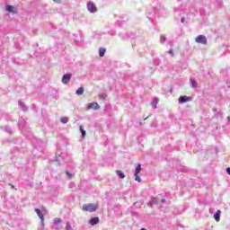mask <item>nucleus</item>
I'll return each instance as SVG.
<instances>
[{
    "mask_svg": "<svg viewBox=\"0 0 230 230\" xmlns=\"http://www.w3.org/2000/svg\"><path fill=\"white\" fill-rule=\"evenodd\" d=\"M4 12L5 13H8V15H17V13H19V7L6 4L4 5Z\"/></svg>",
    "mask_w": 230,
    "mask_h": 230,
    "instance_id": "obj_1",
    "label": "nucleus"
},
{
    "mask_svg": "<svg viewBox=\"0 0 230 230\" xmlns=\"http://www.w3.org/2000/svg\"><path fill=\"white\" fill-rule=\"evenodd\" d=\"M82 208L84 209V211L85 212H90L93 213L94 211L97 210L98 206L95 204H84Z\"/></svg>",
    "mask_w": 230,
    "mask_h": 230,
    "instance_id": "obj_2",
    "label": "nucleus"
},
{
    "mask_svg": "<svg viewBox=\"0 0 230 230\" xmlns=\"http://www.w3.org/2000/svg\"><path fill=\"white\" fill-rule=\"evenodd\" d=\"M101 106L98 102H90L86 104L85 111H100Z\"/></svg>",
    "mask_w": 230,
    "mask_h": 230,
    "instance_id": "obj_3",
    "label": "nucleus"
},
{
    "mask_svg": "<svg viewBox=\"0 0 230 230\" xmlns=\"http://www.w3.org/2000/svg\"><path fill=\"white\" fill-rule=\"evenodd\" d=\"M195 42H197V44H202L203 46H206L208 45V38H206L204 35H199L196 37Z\"/></svg>",
    "mask_w": 230,
    "mask_h": 230,
    "instance_id": "obj_4",
    "label": "nucleus"
},
{
    "mask_svg": "<svg viewBox=\"0 0 230 230\" xmlns=\"http://www.w3.org/2000/svg\"><path fill=\"white\" fill-rule=\"evenodd\" d=\"M193 100V97H190L187 95H181L178 99V103L182 104V103H188L189 102H191Z\"/></svg>",
    "mask_w": 230,
    "mask_h": 230,
    "instance_id": "obj_5",
    "label": "nucleus"
},
{
    "mask_svg": "<svg viewBox=\"0 0 230 230\" xmlns=\"http://www.w3.org/2000/svg\"><path fill=\"white\" fill-rule=\"evenodd\" d=\"M87 10L90 12V13H96L98 12V7H96L94 3L89 2L87 4Z\"/></svg>",
    "mask_w": 230,
    "mask_h": 230,
    "instance_id": "obj_6",
    "label": "nucleus"
},
{
    "mask_svg": "<svg viewBox=\"0 0 230 230\" xmlns=\"http://www.w3.org/2000/svg\"><path fill=\"white\" fill-rule=\"evenodd\" d=\"M71 76H73L71 74H65L61 79L62 84H69V82H71Z\"/></svg>",
    "mask_w": 230,
    "mask_h": 230,
    "instance_id": "obj_7",
    "label": "nucleus"
},
{
    "mask_svg": "<svg viewBox=\"0 0 230 230\" xmlns=\"http://www.w3.org/2000/svg\"><path fill=\"white\" fill-rule=\"evenodd\" d=\"M190 87L192 89H197V87H199V84L197 83V81L193 77L190 78Z\"/></svg>",
    "mask_w": 230,
    "mask_h": 230,
    "instance_id": "obj_8",
    "label": "nucleus"
},
{
    "mask_svg": "<svg viewBox=\"0 0 230 230\" xmlns=\"http://www.w3.org/2000/svg\"><path fill=\"white\" fill-rule=\"evenodd\" d=\"M100 223V218L98 217H93L90 221L91 226H96L97 224Z\"/></svg>",
    "mask_w": 230,
    "mask_h": 230,
    "instance_id": "obj_9",
    "label": "nucleus"
},
{
    "mask_svg": "<svg viewBox=\"0 0 230 230\" xmlns=\"http://www.w3.org/2000/svg\"><path fill=\"white\" fill-rule=\"evenodd\" d=\"M157 103H159V98L155 97L151 102L153 109H157Z\"/></svg>",
    "mask_w": 230,
    "mask_h": 230,
    "instance_id": "obj_10",
    "label": "nucleus"
},
{
    "mask_svg": "<svg viewBox=\"0 0 230 230\" xmlns=\"http://www.w3.org/2000/svg\"><path fill=\"white\" fill-rule=\"evenodd\" d=\"M34 211H36V214L40 218L41 222H44V216H43V214H41L40 209L36 208V209H34Z\"/></svg>",
    "mask_w": 230,
    "mask_h": 230,
    "instance_id": "obj_11",
    "label": "nucleus"
},
{
    "mask_svg": "<svg viewBox=\"0 0 230 230\" xmlns=\"http://www.w3.org/2000/svg\"><path fill=\"white\" fill-rule=\"evenodd\" d=\"M220 215H221V211L220 210H217L216 212V214H214V219L217 221V222H220Z\"/></svg>",
    "mask_w": 230,
    "mask_h": 230,
    "instance_id": "obj_12",
    "label": "nucleus"
},
{
    "mask_svg": "<svg viewBox=\"0 0 230 230\" xmlns=\"http://www.w3.org/2000/svg\"><path fill=\"white\" fill-rule=\"evenodd\" d=\"M106 52H107V49H105V48H100L99 49V56L100 57H105Z\"/></svg>",
    "mask_w": 230,
    "mask_h": 230,
    "instance_id": "obj_13",
    "label": "nucleus"
},
{
    "mask_svg": "<svg viewBox=\"0 0 230 230\" xmlns=\"http://www.w3.org/2000/svg\"><path fill=\"white\" fill-rule=\"evenodd\" d=\"M84 87H80L76 92L75 94H77V96H82V94H84Z\"/></svg>",
    "mask_w": 230,
    "mask_h": 230,
    "instance_id": "obj_14",
    "label": "nucleus"
},
{
    "mask_svg": "<svg viewBox=\"0 0 230 230\" xmlns=\"http://www.w3.org/2000/svg\"><path fill=\"white\" fill-rule=\"evenodd\" d=\"M116 173H117V176H119L120 179H124L125 178V175H124V173L121 171L117 170Z\"/></svg>",
    "mask_w": 230,
    "mask_h": 230,
    "instance_id": "obj_15",
    "label": "nucleus"
},
{
    "mask_svg": "<svg viewBox=\"0 0 230 230\" xmlns=\"http://www.w3.org/2000/svg\"><path fill=\"white\" fill-rule=\"evenodd\" d=\"M142 171L141 164H138L137 169H135V174H139Z\"/></svg>",
    "mask_w": 230,
    "mask_h": 230,
    "instance_id": "obj_16",
    "label": "nucleus"
},
{
    "mask_svg": "<svg viewBox=\"0 0 230 230\" xmlns=\"http://www.w3.org/2000/svg\"><path fill=\"white\" fill-rule=\"evenodd\" d=\"M55 226L60 225L61 224V218L56 217L53 221Z\"/></svg>",
    "mask_w": 230,
    "mask_h": 230,
    "instance_id": "obj_17",
    "label": "nucleus"
},
{
    "mask_svg": "<svg viewBox=\"0 0 230 230\" xmlns=\"http://www.w3.org/2000/svg\"><path fill=\"white\" fill-rule=\"evenodd\" d=\"M68 121H69V119L66 117L60 118V122H62V124H66Z\"/></svg>",
    "mask_w": 230,
    "mask_h": 230,
    "instance_id": "obj_18",
    "label": "nucleus"
},
{
    "mask_svg": "<svg viewBox=\"0 0 230 230\" xmlns=\"http://www.w3.org/2000/svg\"><path fill=\"white\" fill-rule=\"evenodd\" d=\"M80 132L82 134V138H84L86 133H85V130L84 129L83 126H80Z\"/></svg>",
    "mask_w": 230,
    "mask_h": 230,
    "instance_id": "obj_19",
    "label": "nucleus"
},
{
    "mask_svg": "<svg viewBox=\"0 0 230 230\" xmlns=\"http://www.w3.org/2000/svg\"><path fill=\"white\" fill-rule=\"evenodd\" d=\"M18 105L19 107H21V109H23V111L26 110V104H24V102H19Z\"/></svg>",
    "mask_w": 230,
    "mask_h": 230,
    "instance_id": "obj_20",
    "label": "nucleus"
},
{
    "mask_svg": "<svg viewBox=\"0 0 230 230\" xmlns=\"http://www.w3.org/2000/svg\"><path fill=\"white\" fill-rule=\"evenodd\" d=\"M135 181H137V182H141V178L139 177V173H135Z\"/></svg>",
    "mask_w": 230,
    "mask_h": 230,
    "instance_id": "obj_21",
    "label": "nucleus"
},
{
    "mask_svg": "<svg viewBox=\"0 0 230 230\" xmlns=\"http://www.w3.org/2000/svg\"><path fill=\"white\" fill-rule=\"evenodd\" d=\"M99 98L101 100H105L107 98V93H101V94H99Z\"/></svg>",
    "mask_w": 230,
    "mask_h": 230,
    "instance_id": "obj_22",
    "label": "nucleus"
},
{
    "mask_svg": "<svg viewBox=\"0 0 230 230\" xmlns=\"http://www.w3.org/2000/svg\"><path fill=\"white\" fill-rule=\"evenodd\" d=\"M65 174H66V176L68 177V180L72 179V174L69 172V171H65Z\"/></svg>",
    "mask_w": 230,
    "mask_h": 230,
    "instance_id": "obj_23",
    "label": "nucleus"
},
{
    "mask_svg": "<svg viewBox=\"0 0 230 230\" xmlns=\"http://www.w3.org/2000/svg\"><path fill=\"white\" fill-rule=\"evenodd\" d=\"M168 54L171 55V57H175V53H173V49H171L169 51H168Z\"/></svg>",
    "mask_w": 230,
    "mask_h": 230,
    "instance_id": "obj_24",
    "label": "nucleus"
},
{
    "mask_svg": "<svg viewBox=\"0 0 230 230\" xmlns=\"http://www.w3.org/2000/svg\"><path fill=\"white\" fill-rule=\"evenodd\" d=\"M53 3H56L57 4H60L62 3V0H52Z\"/></svg>",
    "mask_w": 230,
    "mask_h": 230,
    "instance_id": "obj_25",
    "label": "nucleus"
},
{
    "mask_svg": "<svg viewBox=\"0 0 230 230\" xmlns=\"http://www.w3.org/2000/svg\"><path fill=\"white\" fill-rule=\"evenodd\" d=\"M161 40H162L163 43L166 42V37L162 36L161 37Z\"/></svg>",
    "mask_w": 230,
    "mask_h": 230,
    "instance_id": "obj_26",
    "label": "nucleus"
},
{
    "mask_svg": "<svg viewBox=\"0 0 230 230\" xmlns=\"http://www.w3.org/2000/svg\"><path fill=\"white\" fill-rule=\"evenodd\" d=\"M226 172L230 175V167L226 168Z\"/></svg>",
    "mask_w": 230,
    "mask_h": 230,
    "instance_id": "obj_27",
    "label": "nucleus"
},
{
    "mask_svg": "<svg viewBox=\"0 0 230 230\" xmlns=\"http://www.w3.org/2000/svg\"><path fill=\"white\" fill-rule=\"evenodd\" d=\"M164 201H166V199H161V203H164Z\"/></svg>",
    "mask_w": 230,
    "mask_h": 230,
    "instance_id": "obj_28",
    "label": "nucleus"
},
{
    "mask_svg": "<svg viewBox=\"0 0 230 230\" xmlns=\"http://www.w3.org/2000/svg\"><path fill=\"white\" fill-rule=\"evenodd\" d=\"M181 22H184V18H181Z\"/></svg>",
    "mask_w": 230,
    "mask_h": 230,
    "instance_id": "obj_29",
    "label": "nucleus"
},
{
    "mask_svg": "<svg viewBox=\"0 0 230 230\" xmlns=\"http://www.w3.org/2000/svg\"><path fill=\"white\" fill-rule=\"evenodd\" d=\"M146 119H148V117H146V118H144V120H146Z\"/></svg>",
    "mask_w": 230,
    "mask_h": 230,
    "instance_id": "obj_30",
    "label": "nucleus"
},
{
    "mask_svg": "<svg viewBox=\"0 0 230 230\" xmlns=\"http://www.w3.org/2000/svg\"><path fill=\"white\" fill-rule=\"evenodd\" d=\"M141 230H146V228H142Z\"/></svg>",
    "mask_w": 230,
    "mask_h": 230,
    "instance_id": "obj_31",
    "label": "nucleus"
}]
</instances>
